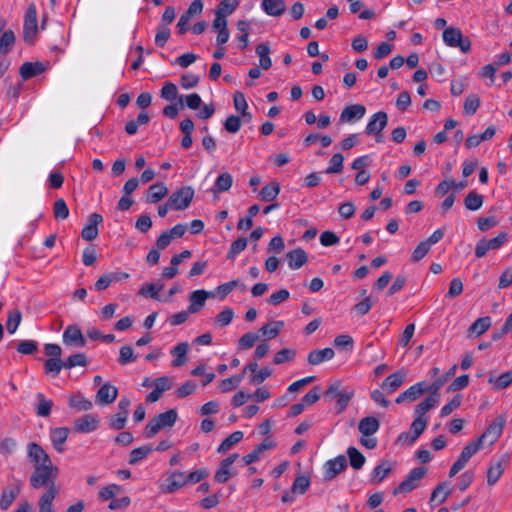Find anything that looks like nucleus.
<instances>
[{
  "label": "nucleus",
  "instance_id": "3",
  "mask_svg": "<svg viewBox=\"0 0 512 512\" xmlns=\"http://www.w3.org/2000/svg\"><path fill=\"white\" fill-rule=\"evenodd\" d=\"M178 414L176 410L170 409L166 412L160 413L154 416L149 422L146 424L144 429V435L146 438L154 437L161 429L172 427L176 420Z\"/></svg>",
  "mask_w": 512,
  "mask_h": 512
},
{
  "label": "nucleus",
  "instance_id": "44",
  "mask_svg": "<svg viewBox=\"0 0 512 512\" xmlns=\"http://www.w3.org/2000/svg\"><path fill=\"white\" fill-rule=\"evenodd\" d=\"M153 448L151 445H143L141 447L135 448L130 452L129 456V464L135 465L145 459L151 452Z\"/></svg>",
  "mask_w": 512,
  "mask_h": 512
},
{
  "label": "nucleus",
  "instance_id": "20",
  "mask_svg": "<svg viewBox=\"0 0 512 512\" xmlns=\"http://www.w3.org/2000/svg\"><path fill=\"white\" fill-rule=\"evenodd\" d=\"M72 429L77 433L92 432L96 429V418L91 414H86L80 418H77L73 422Z\"/></svg>",
  "mask_w": 512,
  "mask_h": 512
},
{
  "label": "nucleus",
  "instance_id": "40",
  "mask_svg": "<svg viewBox=\"0 0 512 512\" xmlns=\"http://www.w3.org/2000/svg\"><path fill=\"white\" fill-rule=\"evenodd\" d=\"M189 345L187 343H179L177 346L173 348L171 351L172 355L175 356V359L172 361V366L179 367L185 364L186 362V354L188 352Z\"/></svg>",
  "mask_w": 512,
  "mask_h": 512
},
{
  "label": "nucleus",
  "instance_id": "29",
  "mask_svg": "<svg viewBox=\"0 0 512 512\" xmlns=\"http://www.w3.org/2000/svg\"><path fill=\"white\" fill-rule=\"evenodd\" d=\"M58 492V488L51 487V489H46L39 499V512H54L52 503Z\"/></svg>",
  "mask_w": 512,
  "mask_h": 512
},
{
  "label": "nucleus",
  "instance_id": "48",
  "mask_svg": "<svg viewBox=\"0 0 512 512\" xmlns=\"http://www.w3.org/2000/svg\"><path fill=\"white\" fill-rule=\"evenodd\" d=\"M464 205L468 210L476 211L483 205V196L476 191H470L464 199Z\"/></svg>",
  "mask_w": 512,
  "mask_h": 512
},
{
  "label": "nucleus",
  "instance_id": "26",
  "mask_svg": "<svg viewBox=\"0 0 512 512\" xmlns=\"http://www.w3.org/2000/svg\"><path fill=\"white\" fill-rule=\"evenodd\" d=\"M209 297V293L205 290H196L190 294V305L188 312L197 313L205 305L206 299Z\"/></svg>",
  "mask_w": 512,
  "mask_h": 512
},
{
  "label": "nucleus",
  "instance_id": "19",
  "mask_svg": "<svg viewBox=\"0 0 512 512\" xmlns=\"http://www.w3.org/2000/svg\"><path fill=\"white\" fill-rule=\"evenodd\" d=\"M274 446L275 443L271 439L266 438L262 443L257 445L252 452L242 458L244 465H250L258 461L264 451L272 449Z\"/></svg>",
  "mask_w": 512,
  "mask_h": 512
},
{
  "label": "nucleus",
  "instance_id": "54",
  "mask_svg": "<svg viewBox=\"0 0 512 512\" xmlns=\"http://www.w3.org/2000/svg\"><path fill=\"white\" fill-rule=\"evenodd\" d=\"M62 368H64V361L60 358H49L44 364L45 372L53 376H57Z\"/></svg>",
  "mask_w": 512,
  "mask_h": 512
},
{
  "label": "nucleus",
  "instance_id": "62",
  "mask_svg": "<svg viewBox=\"0 0 512 512\" xmlns=\"http://www.w3.org/2000/svg\"><path fill=\"white\" fill-rule=\"evenodd\" d=\"M170 34L171 32L168 26L159 25L155 35V45L158 47H164L170 38Z\"/></svg>",
  "mask_w": 512,
  "mask_h": 512
},
{
  "label": "nucleus",
  "instance_id": "13",
  "mask_svg": "<svg viewBox=\"0 0 512 512\" xmlns=\"http://www.w3.org/2000/svg\"><path fill=\"white\" fill-rule=\"evenodd\" d=\"M62 339L66 346L83 347L85 345V338L77 325L67 326Z\"/></svg>",
  "mask_w": 512,
  "mask_h": 512
},
{
  "label": "nucleus",
  "instance_id": "1",
  "mask_svg": "<svg viewBox=\"0 0 512 512\" xmlns=\"http://www.w3.org/2000/svg\"><path fill=\"white\" fill-rule=\"evenodd\" d=\"M28 457L34 464V471L30 476V485L34 489L46 487L57 488L55 485L58 476V468L52 464L49 455L37 443H29L27 446Z\"/></svg>",
  "mask_w": 512,
  "mask_h": 512
},
{
  "label": "nucleus",
  "instance_id": "41",
  "mask_svg": "<svg viewBox=\"0 0 512 512\" xmlns=\"http://www.w3.org/2000/svg\"><path fill=\"white\" fill-rule=\"evenodd\" d=\"M256 53L259 56L260 67L264 70H268L272 66V61L269 56L270 47L265 43H261L256 47Z\"/></svg>",
  "mask_w": 512,
  "mask_h": 512
},
{
  "label": "nucleus",
  "instance_id": "10",
  "mask_svg": "<svg viewBox=\"0 0 512 512\" xmlns=\"http://www.w3.org/2000/svg\"><path fill=\"white\" fill-rule=\"evenodd\" d=\"M507 241V233L501 232L492 239H481L475 247V256L482 258L489 250L499 249Z\"/></svg>",
  "mask_w": 512,
  "mask_h": 512
},
{
  "label": "nucleus",
  "instance_id": "11",
  "mask_svg": "<svg viewBox=\"0 0 512 512\" xmlns=\"http://www.w3.org/2000/svg\"><path fill=\"white\" fill-rule=\"evenodd\" d=\"M428 423L427 418H415L411 423V433L403 432L398 436L397 441L401 444H413L423 433Z\"/></svg>",
  "mask_w": 512,
  "mask_h": 512
},
{
  "label": "nucleus",
  "instance_id": "61",
  "mask_svg": "<svg viewBox=\"0 0 512 512\" xmlns=\"http://www.w3.org/2000/svg\"><path fill=\"white\" fill-rule=\"evenodd\" d=\"M128 415L118 412L109 418V426L113 430H122L127 423Z\"/></svg>",
  "mask_w": 512,
  "mask_h": 512
},
{
  "label": "nucleus",
  "instance_id": "64",
  "mask_svg": "<svg viewBox=\"0 0 512 512\" xmlns=\"http://www.w3.org/2000/svg\"><path fill=\"white\" fill-rule=\"evenodd\" d=\"M489 382L495 383V386L498 390L505 389L512 383V372H506L496 379L490 377Z\"/></svg>",
  "mask_w": 512,
  "mask_h": 512
},
{
  "label": "nucleus",
  "instance_id": "30",
  "mask_svg": "<svg viewBox=\"0 0 512 512\" xmlns=\"http://www.w3.org/2000/svg\"><path fill=\"white\" fill-rule=\"evenodd\" d=\"M167 192L168 189L163 183H155L148 188L146 202L157 203L167 195Z\"/></svg>",
  "mask_w": 512,
  "mask_h": 512
},
{
  "label": "nucleus",
  "instance_id": "5",
  "mask_svg": "<svg viewBox=\"0 0 512 512\" xmlns=\"http://www.w3.org/2000/svg\"><path fill=\"white\" fill-rule=\"evenodd\" d=\"M506 424V416L499 415L497 416L485 429L482 435L477 438L482 446L485 444L492 445L494 444L499 437L502 435L503 429Z\"/></svg>",
  "mask_w": 512,
  "mask_h": 512
},
{
  "label": "nucleus",
  "instance_id": "45",
  "mask_svg": "<svg viewBox=\"0 0 512 512\" xmlns=\"http://www.w3.org/2000/svg\"><path fill=\"white\" fill-rule=\"evenodd\" d=\"M283 325V321L270 322L262 326L259 329V333L261 334V336L267 337L268 339H273L279 334Z\"/></svg>",
  "mask_w": 512,
  "mask_h": 512
},
{
  "label": "nucleus",
  "instance_id": "33",
  "mask_svg": "<svg viewBox=\"0 0 512 512\" xmlns=\"http://www.w3.org/2000/svg\"><path fill=\"white\" fill-rule=\"evenodd\" d=\"M16 41L15 34L12 30H3L0 36V54L6 55L11 51Z\"/></svg>",
  "mask_w": 512,
  "mask_h": 512
},
{
  "label": "nucleus",
  "instance_id": "57",
  "mask_svg": "<svg viewBox=\"0 0 512 512\" xmlns=\"http://www.w3.org/2000/svg\"><path fill=\"white\" fill-rule=\"evenodd\" d=\"M136 360V356L134 355L133 348L129 345L122 346L119 351L118 363L120 365H126L128 363L134 362Z\"/></svg>",
  "mask_w": 512,
  "mask_h": 512
},
{
  "label": "nucleus",
  "instance_id": "59",
  "mask_svg": "<svg viewBox=\"0 0 512 512\" xmlns=\"http://www.w3.org/2000/svg\"><path fill=\"white\" fill-rule=\"evenodd\" d=\"M344 157L341 153L334 154L330 159V166L325 170L327 174L339 173L343 169Z\"/></svg>",
  "mask_w": 512,
  "mask_h": 512
},
{
  "label": "nucleus",
  "instance_id": "60",
  "mask_svg": "<svg viewBox=\"0 0 512 512\" xmlns=\"http://www.w3.org/2000/svg\"><path fill=\"white\" fill-rule=\"evenodd\" d=\"M483 446L480 444V442L476 439L471 441L469 444H467L461 454L460 457L465 460L466 462L469 461V459L478 452Z\"/></svg>",
  "mask_w": 512,
  "mask_h": 512
},
{
  "label": "nucleus",
  "instance_id": "15",
  "mask_svg": "<svg viewBox=\"0 0 512 512\" xmlns=\"http://www.w3.org/2000/svg\"><path fill=\"white\" fill-rule=\"evenodd\" d=\"M187 485L186 475L183 472H173L165 480V485L161 486L163 493H173Z\"/></svg>",
  "mask_w": 512,
  "mask_h": 512
},
{
  "label": "nucleus",
  "instance_id": "38",
  "mask_svg": "<svg viewBox=\"0 0 512 512\" xmlns=\"http://www.w3.org/2000/svg\"><path fill=\"white\" fill-rule=\"evenodd\" d=\"M36 399L38 401L36 406V414L40 417H48L51 413L53 401L47 399L43 393H38L36 395Z\"/></svg>",
  "mask_w": 512,
  "mask_h": 512
},
{
  "label": "nucleus",
  "instance_id": "55",
  "mask_svg": "<svg viewBox=\"0 0 512 512\" xmlns=\"http://www.w3.org/2000/svg\"><path fill=\"white\" fill-rule=\"evenodd\" d=\"M310 486V478L308 476H298L295 478L291 491L292 493L304 494Z\"/></svg>",
  "mask_w": 512,
  "mask_h": 512
},
{
  "label": "nucleus",
  "instance_id": "37",
  "mask_svg": "<svg viewBox=\"0 0 512 512\" xmlns=\"http://www.w3.org/2000/svg\"><path fill=\"white\" fill-rule=\"evenodd\" d=\"M456 370L457 365H453L443 376L433 381V383L428 387L427 391L438 397V391L444 386L450 377L455 375Z\"/></svg>",
  "mask_w": 512,
  "mask_h": 512
},
{
  "label": "nucleus",
  "instance_id": "9",
  "mask_svg": "<svg viewBox=\"0 0 512 512\" xmlns=\"http://www.w3.org/2000/svg\"><path fill=\"white\" fill-rule=\"evenodd\" d=\"M425 467H416L410 471L408 476L393 490V494L409 493L418 486V482L426 475Z\"/></svg>",
  "mask_w": 512,
  "mask_h": 512
},
{
  "label": "nucleus",
  "instance_id": "28",
  "mask_svg": "<svg viewBox=\"0 0 512 512\" xmlns=\"http://www.w3.org/2000/svg\"><path fill=\"white\" fill-rule=\"evenodd\" d=\"M44 66L40 62H25L20 66L19 73L23 80H28L41 74Z\"/></svg>",
  "mask_w": 512,
  "mask_h": 512
},
{
  "label": "nucleus",
  "instance_id": "35",
  "mask_svg": "<svg viewBox=\"0 0 512 512\" xmlns=\"http://www.w3.org/2000/svg\"><path fill=\"white\" fill-rule=\"evenodd\" d=\"M437 403L438 397L430 393V395L427 398H425L415 407V413L417 414V418H426L425 414L430 409L435 407Z\"/></svg>",
  "mask_w": 512,
  "mask_h": 512
},
{
  "label": "nucleus",
  "instance_id": "43",
  "mask_svg": "<svg viewBox=\"0 0 512 512\" xmlns=\"http://www.w3.org/2000/svg\"><path fill=\"white\" fill-rule=\"evenodd\" d=\"M238 6V0H222L215 10V15L226 18L228 15L232 14Z\"/></svg>",
  "mask_w": 512,
  "mask_h": 512
},
{
  "label": "nucleus",
  "instance_id": "52",
  "mask_svg": "<svg viewBox=\"0 0 512 512\" xmlns=\"http://www.w3.org/2000/svg\"><path fill=\"white\" fill-rule=\"evenodd\" d=\"M53 215L56 220H65L69 216V208L64 199L59 198L54 202Z\"/></svg>",
  "mask_w": 512,
  "mask_h": 512
},
{
  "label": "nucleus",
  "instance_id": "27",
  "mask_svg": "<svg viewBox=\"0 0 512 512\" xmlns=\"http://www.w3.org/2000/svg\"><path fill=\"white\" fill-rule=\"evenodd\" d=\"M335 353L332 348H324L320 350H312L307 357V361L311 365H319L324 361L331 360Z\"/></svg>",
  "mask_w": 512,
  "mask_h": 512
},
{
  "label": "nucleus",
  "instance_id": "8",
  "mask_svg": "<svg viewBox=\"0 0 512 512\" xmlns=\"http://www.w3.org/2000/svg\"><path fill=\"white\" fill-rule=\"evenodd\" d=\"M193 197L192 187L183 186L170 195L168 205L174 210H184L191 204Z\"/></svg>",
  "mask_w": 512,
  "mask_h": 512
},
{
  "label": "nucleus",
  "instance_id": "6",
  "mask_svg": "<svg viewBox=\"0 0 512 512\" xmlns=\"http://www.w3.org/2000/svg\"><path fill=\"white\" fill-rule=\"evenodd\" d=\"M388 124V115L384 111H379L373 114L366 125L365 133L370 136L375 137V141L377 143H381L384 141V137L382 135V131Z\"/></svg>",
  "mask_w": 512,
  "mask_h": 512
},
{
  "label": "nucleus",
  "instance_id": "36",
  "mask_svg": "<svg viewBox=\"0 0 512 512\" xmlns=\"http://www.w3.org/2000/svg\"><path fill=\"white\" fill-rule=\"evenodd\" d=\"M280 192V185L272 181L269 184L262 187L259 192V197L262 201L270 202L273 201Z\"/></svg>",
  "mask_w": 512,
  "mask_h": 512
},
{
  "label": "nucleus",
  "instance_id": "12",
  "mask_svg": "<svg viewBox=\"0 0 512 512\" xmlns=\"http://www.w3.org/2000/svg\"><path fill=\"white\" fill-rule=\"evenodd\" d=\"M347 468V460L344 455H339L334 459L328 460L324 465L325 480H332L338 474Z\"/></svg>",
  "mask_w": 512,
  "mask_h": 512
},
{
  "label": "nucleus",
  "instance_id": "47",
  "mask_svg": "<svg viewBox=\"0 0 512 512\" xmlns=\"http://www.w3.org/2000/svg\"><path fill=\"white\" fill-rule=\"evenodd\" d=\"M347 455L349 457L350 465L353 469L359 470L365 463L364 455L355 447H349L347 449Z\"/></svg>",
  "mask_w": 512,
  "mask_h": 512
},
{
  "label": "nucleus",
  "instance_id": "58",
  "mask_svg": "<svg viewBox=\"0 0 512 512\" xmlns=\"http://www.w3.org/2000/svg\"><path fill=\"white\" fill-rule=\"evenodd\" d=\"M295 355H296L295 350L284 348V349H281L280 351H278L274 355L273 362L276 365H280V364H283L285 362H289V361L293 360Z\"/></svg>",
  "mask_w": 512,
  "mask_h": 512
},
{
  "label": "nucleus",
  "instance_id": "63",
  "mask_svg": "<svg viewBox=\"0 0 512 512\" xmlns=\"http://www.w3.org/2000/svg\"><path fill=\"white\" fill-rule=\"evenodd\" d=\"M234 318V311L231 308H225L215 318V323L220 327L229 325Z\"/></svg>",
  "mask_w": 512,
  "mask_h": 512
},
{
  "label": "nucleus",
  "instance_id": "56",
  "mask_svg": "<svg viewBox=\"0 0 512 512\" xmlns=\"http://www.w3.org/2000/svg\"><path fill=\"white\" fill-rule=\"evenodd\" d=\"M247 247V239L246 238H238L234 242H232L230 249L227 253V259L233 260L236 255L244 251Z\"/></svg>",
  "mask_w": 512,
  "mask_h": 512
},
{
  "label": "nucleus",
  "instance_id": "2",
  "mask_svg": "<svg viewBox=\"0 0 512 512\" xmlns=\"http://www.w3.org/2000/svg\"><path fill=\"white\" fill-rule=\"evenodd\" d=\"M355 390L351 387H343L341 381L336 380L330 384L328 389L325 391V398L332 400L337 399L336 402V413L340 414L346 410L350 400L354 397Z\"/></svg>",
  "mask_w": 512,
  "mask_h": 512
},
{
  "label": "nucleus",
  "instance_id": "14",
  "mask_svg": "<svg viewBox=\"0 0 512 512\" xmlns=\"http://www.w3.org/2000/svg\"><path fill=\"white\" fill-rule=\"evenodd\" d=\"M21 492V484L19 481L6 487L2 490L0 496V509L2 511H6L13 504L15 499L19 496Z\"/></svg>",
  "mask_w": 512,
  "mask_h": 512
},
{
  "label": "nucleus",
  "instance_id": "4",
  "mask_svg": "<svg viewBox=\"0 0 512 512\" xmlns=\"http://www.w3.org/2000/svg\"><path fill=\"white\" fill-rule=\"evenodd\" d=\"M443 41L449 47H457L463 53L471 50V41L463 36L461 30L456 27H449L443 31Z\"/></svg>",
  "mask_w": 512,
  "mask_h": 512
},
{
  "label": "nucleus",
  "instance_id": "18",
  "mask_svg": "<svg viewBox=\"0 0 512 512\" xmlns=\"http://www.w3.org/2000/svg\"><path fill=\"white\" fill-rule=\"evenodd\" d=\"M118 396V388L109 382L104 383L100 388H98V404L100 405H110L112 404Z\"/></svg>",
  "mask_w": 512,
  "mask_h": 512
},
{
  "label": "nucleus",
  "instance_id": "23",
  "mask_svg": "<svg viewBox=\"0 0 512 512\" xmlns=\"http://www.w3.org/2000/svg\"><path fill=\"white\" fill-rule=\"evenodd\" d=\"M366 112V108L361 104H353L345 107L340 115L341 122H352L354 119H361Z\"/></svg>",
  "mask_w": 512,
  "mask_h": 512
},
{
  "label": "nucleus",
  "instance_id": "25",
  "mask_svg": "<svg viewBox=\"0 0 512 512\" xmlns=\"http://www.w3.org/2000/svg\"><path fill=\"white\" fill-rule=\"evenodd\" d=\"M380 427V422L372 416L364 417L359 421L358 429L362 436L369 437L375 434Z\"/></svg>",
  "mask_w": 512,
  "mask_h": 512
},
{
  "label": "nucleus",
  "instance_id": "31",
  "mask_svg": "<svg viewBox=\"0 0 512 512\" xmlns=\"http://www.w3.org/2000/svg\"><path fill=\"white\" fill-rule=\"evenodd\" d=\"M263 10L270 16H280L286 10L283 0H262Z\"/></svg>",
  "mask_w": 512,
  "mask_h": 512
},
{
  "label": "nucleus",
  "instance_id": "24",
  "mask_svg": "<svg viewBox=\"0 0 512 512\" xmlns=\"http://www.w3.org/2000/svg\"><path fill=\"white\" fill-rule=\"evenodd\" d=\"M404 379L405 373L397 371L385 378L381 384V388L388 393H393L403 384Z\"/></svg>",
  "mask_w": 512,
  "mask_h": 512
},
{
  "label": "nucleus",
  "instance_id": "34",
  "mask_svg": "<svg viewBox=\"0 0 512 512\" xmlns=\"http://www.w3.org/2000/svg\"><path fill=\"white\" fill-rule=\"evenodd\" d=\"M391 472V465L388 461H382L377 465L371 474V482L374 484L381 483Z\"/></svg>",
  "mask_w": 512,
  "mask_h": 512
},
{
  "label": "nucleus",
  "instance_id": "7",
  "mask_svg": "<svg viewBox=\"0 0 512 512\" xmlns=\"http://www.w3.org/2000/svg\"><path fill=\"white\" fill-rule=\"evenodd\" d=\"M38 32L37 9L34 3L28 5L23 23V39L25 42H33Z\"/></svg>",
  "mask_w": 512,
  "mask_h": 512
},
{
  "label": "nucleus",
  "instance_id": "22",
  "mask_svg": "<svg viewBox=\"0 0 512 512\" xmlns=\"http://www.w3.org/2000/svg\"><path fill=\"white\" fill-rule=\"evenodd\" d=\"M286 260L288 262V266L292 270H296L301 268L307 262L308 256L303 249L297 248L286 254Z\"/></svg>",
  "mask_w": 512,
  "mask_h": 512
},
{
  "label": "nucleus",
  "instance_id": "21",
  "mask_svg": "<svg viewBox=\"0 0 512 512\" xmlns=\"http://www.w3.org/2000/svg\"><path fill=\"white\" fill-rule=\"evenodd\" d=\"M69 433L70 430L67 427H58L50 431V439L56 451L60 453L64 451V443L66 442Z\"/></svg>",
  "mask_w": 512,
  "mask_h": 512
},
{
  "label": "nucleus",
  "instance_id": "49",
  "mask_svg": "<svg viewBox=\"0 0 512 512\" xmlns=\"http://www.w3.org/2000/svg\"><path fill=\"white\" fill-rule=\"evenodd\" d=\"M450 490L447 489V484L445 482L438 484L434 490L432 491L430 502H437L438 504L443 503L447 497L450 495Z\"/></svg>",
  "mask_w": 512,
  "mask_h": 512
},
{
  "label": "nucleus",
  "instance_id": "32",
  "mask_svg": "<svg viewBox=\"0 0 512 512\" xmlns=\"http://www.w3.org/2000/svg\"><path fill=\"white\" fill-rule=\"evenodd\" d=\"M150 121V116L146 111H142L137 116L136 120H130L125 125V132L128 135H134L137 133L139 126L146 125Z\"/></svg>",
  "mask_w": 512,
  "mask_h": 512
},
{
  "label": "nucleus",
  "instance_id": "50",
  "mask_svg": "<svg viewBox=\"0 0 512 512\" xmlns=\"http://www.w3.org/2000/svg\"><path fill=\"white\" fill-rule=\"evenodd\" d=\"M22 320V314L20 310L13 309L9 312L7 322H6V328L9 334H14L20 325Z\"/></svg>",
  "mask_w": 512,
  "mask_h": 512
},
{
  "label": "nucleus",
  "instance_id": "42",
  "mask_svg": "<svg viewBox=\"0 0 512 512\" xmlns=\"http://www.w3.org/2000/svg\"><path fill=\"white\" fill-rule=\"evenodd\" d=\"M243 439L242 431H235L225 438L217 448V452L220 454L226 453L232 446L239 443Z\"/></svg>",
  "mask_w": 512,
  "mask_h": 512
},
{
  "label": "nucleus",
  "instance_id": "46",
  "mask_svg": "<svg viewBox=\"0 0 512 512\" xmlns=\"http://www.w3.org/2000/svg\"><path fill=\"white\" fill-rule=\"evenodd\" d=\"M233 178L230 173L225 172L220 174L214 184L213 192H225L229 190L232 186Z\"/></svg>",
  "mask_w": 512,
  "mask_h": 512
},
{
  "label": "nucleus",
  "instance_id": "51",
  "mask_svg": "<svg viewBox=\"0 0 512 512\" xmlns=\"http://www.w3.org/2000/svg\"><path fill=\"white\" fill-rule=\"evenodd\" d=\"M81 237L86 241L96 238V212L89 216V223L82 229Z\"/></svg>",
  "mask_w": 512,
  "mask_h": 512
},
{
  "label": "nucleus",
  "instance_id": "17",
  "mask_svg": "<svg viewBox=\"0 0 512 512\" xmlns=\"http://www.w3.org/2000/svg\"><path fill=\"white\" fill-rule=\"evenodd\" d=\"M68 406L77 412H86L93 408V401L86 398L81 392H75L69 396Z\"/></svg>",
  "mask_w": 512,
  "mask_h": 512
},
{
  "label": "nucleus",
  "instance_id": "53",
  "mask_svg": "<svg viewBox=\"0 0 512 512\" xmlns=\"http://www.w3.org/2000/svg\"><path fill=\"white\" fill-rule=\"evenodd\" d=\"M503 467L501 462H496L495 464L490 465L487 471V483L488 485H494L501 475L503 474Z\"/></svg>",
  "mask_w": 512,
  "mask_h": 512
},
{
  "label": "nucleus",
  "instance_id": "39",
  "mask_svg": "<svg viewBox=\"0 0 512 512\" xmlns=\"http://www.w3.org/2000/svg\"><path fill=\"white\" fill-rule=\"evenodd\" d=\"M491 326V318L489 316L478 318L468 329V334L480 336L485 333Z\"/></svg>",
  "mask_w": 512,
  "mask_h": 512
},
{
  "label": "nucleus",
  "instance_id": "16",
  "mask_svg": "<svg viewBox=\"0 0 512 512\" xmlns=\"http://www.w3.org/2000/svg\"><path fill=\"white\" fill-rule=\"evenodd\" d=\"M428 387L425 386V382H418L411 387H409L407 390L399 394V396L396 398L395 402L397 404L404 403L406 401L413 402L417 400L426 390Z\"/></svg>",
  "mask_w": 512,
  "mask_h": 512
}]
</instances>
